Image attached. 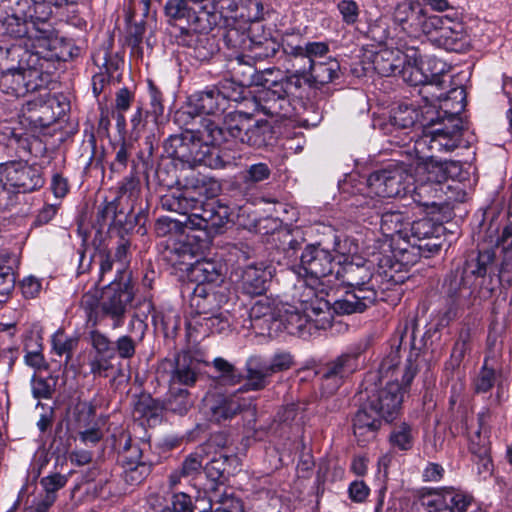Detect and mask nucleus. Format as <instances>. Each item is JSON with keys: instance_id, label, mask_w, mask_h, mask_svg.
<instances>
[{"instance_id": "nucleus-1", "label": "nucleus", "mask_w": 512, "mask_h": 512, "mask_svg": "<svg viewBox=\"0 0 512 512\" xmlns=\"http://www.w3.org/2000/svg\"><path fill=\"white\" fill-rule=\"evenodd\" d=\"M494 260L495 252L492 249L472 253L462 269H456L446 277L443 288L455 305L470 307L492 296L495 285L491 277H486V273Z\"/></svg>"}, {"instance_id": "nucleus-2", "label": "nucleus", "mask_w": 512, "mask_h": 512, "mask_svg": "<svg viewBox=\"0 0 512 512\" xmlns=\"http://www.w3.org/2000/svg\"><path fill=\"white\" fill-rule=\"evenodd\" d=\"M466 105V92L463 87L449 91L448 99L444 101V115L436 112L437 116H429L430 111H423L422 116L428 130L416 141L417 149L424 147L431 152L430 158L437 153L452 152L461 141L462 119L460 114Z\"/></svg>"}, {"instance_id": "nucleus-3", "label": "nucleus", "mask_w": 512, "mask_h": 512, "mask_svg": "<svg viewBox=\"0 0 512 512\" xmlns=\"http://www.w3.org/2000/svg\"><path fill=\"white\" fill-rule=\"evenodd\" d=\"M279 317L288 333L300 337L327 329L332 323L330 303L319 298L311 287H305L295 304L285 305Z\"/></svg>"}, {"instance_id": "nucleus-4", "label": "nucleus", "mask_w": 512, "mask_h": 512, "mask_svg": "<svg viewBox=\"0 0 512 512\" xmlns=\"http://www.w3.org/2000/svg\"><path fill=\"white\" fill-rule=\"evenodd\" d=\"M205 133L207 141L214 146L233 139L254 148H261L272 137L271 126L267 121L254 120L248 114L238 111L226 115L222 125L208 121Z\"/></svg>"}, {"instance_id": "nucleus-5", "label": "nucleus", "mask_w": 512, "mask_h": 512, "mask_svg": "<svg viewBox=\"0 0 512 512\" xmlns=\"http://www.w3.org/2000/svg\"><path fill=\"white\" fill-rule=\"evenodd\" d=\"M104 288L95 322L100 325L108 318L112 321V329H117L124 324L127 306L134 299L130 272L117 269L115 278L104 284Z\"/></svg>"}, {"instance_id": "nucleus-6", "label": "nucleus", "mask_w": 512, "mask_h": 512, "mask_svg": "<svg viewBox=\"0 0 512 512\" xmlns=\"http://www.w3.org/2000/svg\"><path fill=\"white\" fill-rule=\"evenodd\" d=\"M366 349L367 344L363 342L352 345L318 370L323 393L334 394L352 374L363 366V354Z\"/></svg>"}, {"instance_id": "nucleus-7", "label": "nucleus", "mask_w": 512, "mask_h": 512, "mask_svg": "<svg viewBox=\"0 0 512 512\" xmlns=\"http://www.w3.org/2000/svg\"><path fill=\"white\" fill-rule=\"evenodd\" d=\"M92 354L88 360L90 373L96 378L110 379L111 386H116L126 378L122 363L116 362L115 342L98 329L89 332Z\"/></svg>"}, {"instance_id": "nucleus-8", "label": "nucleus", "mask_w": 512, "mask_h": 512, "mask_svg": "<svg viewBox=\"0 0 512 512\" xmlns=\"http://www.w3.org/2000/svg\"><path fill=\"white\" fill-rule=\"evenodd\" d=\"M56 45L57 39L53 38L50 29L31 27V33H28L21 45L23 63L35 67L49 77L55 69V62L60 59Z\"/></svg>"}, {"instance_id": "nucleus-9", "label": "nucleus", "mask_w": 512, "mask_h": 512, "mask_svg": "<svg viewBox=\"0 0 512 512\" xmlns=\"http://www.w3.org/2000/svg\"><path fill=\"white\" fill-rule=\"evenodd\" d=\"M368 187L380 197H403L414 184L412 166L404 162H391L372 172L367 179Z\"/></svg>"}, {"instance_id": "nucleus-10", "label": "nucleus", "mask_w": 512, "mask_h": 512, "mask_svg": "<svg viewBox=\"0 0 512 512\" xmlns=\"http://www.w3.org/2000/svg\"><path fill=\"white\" fill-rule=\"evenodd\" d=\"M421 177L412 192L413 201L424 208L427 214H434L444 207V187L446 166L442 163H427L421 168Z\"/></svg>"}, {"instance_id": "nucleus-11", "label": "nucleus", "mask_w": 512, "mask_h": 512, "mask_svg": "<svg viewBox=\"0 0 512 512\" xmlns=\"http://www.w3.org/2000/svg\"><path fill=\"white\" fill-rule=\"evenodd\" d=\"M410 53H404L398 48L381 47L375 52L365 53L364 58L373 66L375 72L389 77L401 75L407 83L421 82L423 76L418 70H411L412 58Z\"/></svg>"}, {"instance_id": "nucleus-12", "label": "nucleus", "mask_w": 512, "mask_h": 512, "mask_svg": "<svg viewBox=\"0 0 512 512\" xmlns=\"http://www.w3.org/2000/svg\"><path fill=\"white\" fill-rule=\"evenodd\" d=\"M366 381L365 400L370 409H375L386 422H392L398 416L403 401V389L397 378L383 385Z\"/></svg>"}, {"instance_id": "nucleus-13", "label": "nucleus", "mask_w": 512, "mask_h": 512, "mask_svg": "<svg viewBox=\"0 0 512 512\" xmlns=\"http://www.w3.org/2000/svg\"><path fill=\"white\" fill-rule=\"evenodd\" d=\"M231 208L217 200L200 201L191 216L183 224L189 229L204 230L209 234H218L231 221Z\"/></svg>"}, {"instance_id": "nucleus-14", "label": "nucleus", "mask_w": 512, "mask_h": 512, "mask_svg": "<svg viewBox=\"0 0 512 512\" xmlns=\"http://www.w3.org/2000/svg\"><path fill=\"white\" fill-rule=\"evenodd\" d=\"M159 377L168 382L169 387H191L200 373V363L190 352H178L173 358L163 359L157 368Z\"/></svg>"}, {"instance_id": "nucleus-15", "label": "nucleus", "mask_w": 512, "mask_h": 512, "mask_svg": "<svg viewBox=\"0 0 512 512\" xmlns=\"http://www.w3.org/2000/svg\"><path fill=\"white\" fill-rule=\"evenodd\" d=\"M49 77L36 69L23 63L22 58L18 61V67H13L0 76V89L2 92L21 97L29 92L42 88Z\"/></svg>"}, {"instance_id": "nucleus-16", "label": "nucleus", "mask_w": 512, "mask_h": 512, "mask_svg": "<svg viewBox=\"0 0 512 512\" xmlns=\"http://www.w3.org/2000/svg\"><path fill=\"white\" fill-rule=\"evenodd\" d=\"M202 139L206 142L205 146L201 140H195L192 136L173 135L165 141L164 148L169 156L189 167L207 165L208 144H212L207 141L205 129L202 132Z\"/></svg>"}, {"instance_id": "nucleus-17", "label": "nucleus", "mask_w": 512, "mask_h": 512, "mask_svg": "<svg viewBox=\"0 0 512 512\" xmlns=\"http://www.w3.org/2000/svg\"><path fill=\"white\" fill-rule=\"evenodd\" d=\"M0 168L9 191L27 193L42 187L44 184L41 171L36 166L25 162H8L0 164Z\"/></svg>"}, {"instance_id": "nucleus-18", "label": "nucleus", "mask_w": 512, "mask_h": 512, "mask_svg": "<svg viewBox=\"0 0 512 512\" xmlns=\"http://www.w3.org/2000/svg\"><path fill=\"white\" fill-rule=\"evenodd\" d=\"M336 263L332 253L318 245H308L300 257V265L295 269L299 277L320 279L332 274Z\"/></svg>"}, {"instance_id": "nucleus-19", "label": "nucleus", "mask_w": 512, "mask_h": 512, "mask_svg": "<svg viewBox=\"0 0 512 512\" xmlns=\"http://www.w3.org/2000/svg\"><path fill=\"white\" fill-rule=\"evenodd\" d=\"M489 420L490 411L488 409L479 412L477 415V427H473L469 432V450L476 460L479 473H490L492 471Z\"/></svg>"}, {"instance_id": "nucleus-20", "label": "nucleus", "mask_w": 512, "mask_h": 512, "mask_svg": "<svg viewBox=\"0 0 512 512\" xmlns=\"http://www.w3.org/2000/svg\"><path fill=\"white\" fill-rule=\"evenodd\" d=\"M165 13L170 20L186 19L187 27L180 26L182 32L208 31L211 29L210 14L207 5L199 10L188 6L186 0H168L165 4Z\"/></svg>"}, {"instance_id": "nucleus-21", "label": "nucleus", "mask_w": 512, "mask_h": 512, "mask_svg": "<svg viewBox=\"0 0 512 512\" xmlns=\"http://www.w3.org/2000/svg\"><path fill=\"white\" fill-rule=\"evenodd\" d=\"M213 11L210 12L211 27L218 24V18H223L226 22L230 19L255 20L260 17L262 4L253 0H213Z\"/></svg>"}, {"instance_id": "nucleus-22", "label": "nucleus", "mask_w": 512, "mask_h": 512, "mask_svg": "<svg viewBox=\"0 0 512 512\" xmlns=\"http://www.w3.org/2000/svg\"><path fill=\"white\" fill-rule=\"evenodd\" d=\"M37 98L27 101L22 108V114L27 121L35 128H45L55 122L61 112L56 113L54 106L59 101L46 89Z\"/></svg>"}, {"instance_id": "nucleus-23", "label": "nucleus", "mask_w": 512, "mask_h": 512, "mask_svg": "<svg viewBox=\"0 0 512 512\" xmlns=\"http://www.w3.org/2000/svg\"><path fill=\"white\" fill-rule=\"evenodd\" d=\"M224 41L228 47L233 49L244 48L250 51L247 55L249 59L263 60L276 54L279 44L272 38L264 37L256 40L252 37H246L237 29H229L224 34Z\"/></svg>"}, {"instance_id": "nucleus-24", "label": "nucleus", "mask_w": 512, "mask_h": 512, "mask_svg": "<svg viewBox=\"0 0 512 512\" xmlns=\"http://www.w3.org/2000/svg\"><path fill=\"white\" fill-rule=\"evenodd\" d=\"M232 305L225 291H212L205 285H197L191 298V307L196 314L194 317L209 316Z\"/></svg>"}, {"instance_id": "nucleus-25", "label": "nucleus", "mask_w": 512, "mask_h": 512, "mask_svg": "<svg viewBox=\"0 0 512 512\" xmlns=\"http://www.w3.org/2000/svg\"><path fill=\"white\" fill-rule=\"evenodd\" d=\"M400 347L392 349L387 356L383 358L378 369V381L383 385L387 381H395L398 374L402 375V386H408L417 372V366L413 363V353L407 359V364L403 372L400 371L398 365L400 362ZM399 381V379H397Z\"/></svg>"}, {"instance_id": "nucleus-26", "label": "nucleus", "mask_w": 512, "mask_h": 512, "mask_svg": "<svg viewBox=\"0 0 512 512\" xmlns=\"http://www.w3.org/2000/svg\"><path fill=\"white\" fill-rule=\"evenodd\" d=\"M378 299V292L374 287L348 290L345 295L334 302L331 311L338 314L362 313L373 305Z\"/></svg>"}, {"instance_id": "nucleus-27", "label": "nucleus", "mask_w": 512, "mask_h": 512, "mask_svg": "<svg viewBox=\"0 0 512 512\" xmlns=\"http://www.w3.org/2000/svg\"><path fill=\"white\" fill-rule=\"evenodd\" d=\"M412 58L411 70H418L423 76L421 82L409 83L411 86H417L427 80L452 82V76L449 74L450 66L443 60L435 56H426L424 59L418 55L416 50H410Z\"/></svg>"}, {"instance_id": "nucleus-28", "label": "nucleus", "mask_w": 512, "mask_h": 512, "mask_svg": "<svg viewBox=\"0 0 512 512\" xmlns=\"http://www.w3.org/2000/svg\"><path fill=\"white\" fill-rule=\"evenodd\" d=\"M451 84L452 82H445L444 80H427L417 85L420 86L418 93L427 108L425 111H430L429 116L436 117V112H440V115H444V101L448 99L449 91L454 89ZM457 87L458 86H455V88Z\"/></svg>"}, {"instance_id": "nucleus-29", "label": "nucleus", "mask_w": 512, "mask_h": 512, "mask_svg": "<svg viewBox=\"0 0 512 512\" xmlns=\"http://www.w3.org/2000/svg\"><path fill=\"white\" fill-rule=\"evenodd\" d=\"M238 288L249 296H258L266 291L271 276L263 264H249L236 272Z\"/></svg>"}, {"instance_id": "nucleus-30", "label": "nucleus", "mask_w": 512, "mask_h": 512, "mask_svg": "<svg viewBox=\"0 0 512 512\" xmlns=\"http://www.w3.org/2000/svg\"><path fill=\"white\" fill-rule=\"evenodd\" d=\"M338 278H340L347 287L351 290L358 288L374 287L376 290L377 279L372 272V266L369 262H349L346 263L341 270L337 271Z\"/></svg>"}, {"instance_id": "nucleus-31", "label": "nucleus", "mask_w": 512, "mask_h": 512, "mask_svg": "<svg viewBox=\"0 0 512 512\" xmlns=\"http://www.w3.org/2000/svg\"><path fill=\"white\" fill-rule=\"evenodd\" d=\"M232 314L230 307L209 316L191 317L187 322L189 334L206 336L209 333H224L230 329Z\"/></svg>"}, {"instance_id": "nucleus-32", "label": "nucleus", "mask_w": 512, "mask_h": 512, "mask_svg": "<svg viewBox=\"0 0 512 512\" xmlns=\"http://www.w3.org/2000/svg\"><path fill=\"white\" fill-rule=\"evenodd\" d=\"M232 314L230 307L209 316L191 317L187 322L189 334L206 336L209 333H224L230 329Z\"/></svg>"}, {"instance_id": "nucleus-33", "label": "nucleus", "mask_w": 512, "mask_h": 512, "mask_svg": "<svg viewBox=\"0 0 512 512\" xmlns=\"http://www.w3.org/2000/svg\"><path fill=\"white\" fill-rule=\"evenodd\" d=\"M282 92L281 86H278L275 81L263 91L259 98V108L265 115L280 118L292 115L291 101Z\"/></svg>"}, {"instance_id": "nucleus-34", "label": "nucleus", "mask_w": 512, "mask_h": 512, "mask_svg": "<svg viewBox=\"0 0 512 512\" xmlns=\"http://www.w3.org/2000/svg\"><path fill=\"white\" fill-rule=\"evenodd\" d=\"M208 188L206 182L203 180L202 185L195 187V193L199 195H207ZM194 192L186 190L185 192H175L166 194L161 197L160 203L164 210L177 212L179 214L191 216L196 204L199 200L194 197Z\"/></svg>"}, {"instance_id": "nucleus-35", "label": "nucleus", "mask_w": 512, "mask_h": 512, "mask_svg": "<svg viewBox=\"0 0 512 512\" xmlns=\"http://www.w3.org/2000/svg\"><path fill=\"white\" fill-rule=\"evenodd\" d=\"M423 11L424 8L418 1L401 0L393 9V21L406 34L417 37V29Z\"/></svg>"}, {"instance_id": "nucleus-36", "label": "nucleus", "mask_w": 512, "mask_h": 512, "mask_svg": "<svg viewBox=\"0 0 512 512\" xmlns=\"http://www.w3.org/2000/svg\"><path fill=\"white\" fill-rule=\"evenodd\" d=\"M272 374L267 359L261 355H252L245 363V384L243 391H260L270 384Z\"/></svg>"}, {"instance_id": "nucleus-37", "label": "nucleus", "mask_w": 512, "mask_h": 512, "mask_svg": "<svg viewBox=\"0 0 512 512\" xmlns=\"http://www.w3.org/2000/svg\"><path fill=\"white\" fill-rule=\"evenodd\" d=\"M382 419L383 417L375 409L368 407L366 400L362 403L353 418V432L360 444L375 437Z\"/></svg>"}, {"instance_id": "nucleus-38", "label": "nucleus", "mask_w": 512, "mask_h": 512, "mask_svg": "<svg viewBox=\"0 0 512 512\" xmlns=\"http://www.w3.org/2000/svg\"><path fill=\"white\" fill-rule=\"evenodd\" d=\"M307 71L308 78L313 85H325L333 82L339 77L340 64L332 57L325 60L313 62L310 65H303Z\"/></svg>"}, {"instance_id": "nucleus-39", "label": "nucleus", "mask_w": 512, "mask_h": 512, "mask_svg": "<svg viewBox=\"0 0 512 512\" xmlns=\"http://www.w3.org/2000/svg\"><path fill=\"white\" fill-rule=\"evenodd\" d=\"M294 72L281 80L275 81L278 86H281L285 96L290 99L301 98L302 91L305 84L313 86L311 80L308 78L307 71L303 65L292 64Z\"/></svg>"}, {"instance_id": "nucleus-40", "label": "nucleus", "mask_w": 512, "mask_h": 512, "mask_svg": "<svg viewBox=\"0 0 512 512\" xmlns=\"http://www.w3.org/2000/svg\"><path fill=\"white\" fill-rule=\"evenodd\" d=\"M206 32L190 31L187 33L190 37L188 41V46L191 49L190 55L201 62L208 61L218 51L215 39Z\"/></svg>"}, {"instance_id": "nucleus-41", "label": "nucleus", "mask_w": 512, "mask_h": 512, "mask_svg": "<svg viewBox=\"0 0 512 512\" xmlns=\"http://www.w3.org/2000/svg\"><path fill=\"white\" fill-rule=\"evenodd\" d=\"M194 106L198 113L217 115L223 113L227 106L215 86L206 88L194 96Z\"/></svg>"}, {"instance_id": "nucleus-42", "label": "nucleus", "mask_w": 512, "mask_h": 512, "mask_svg": "<svg viewBox=\"0 0 512 512\" xmlns=\"http://www.w3.org/2000/svg\"><path fill=\"white\" fill-rule=\"evenodd\" d=\"M409 225L410 218L401 211H387L381 216L380 229L386 236L399 235L406 238Z\"/></svg>"}, {"instance_id": "nucleus-43", "label": "nucleus", "mask_w": 512, "mask_h": 512, "mask_svg": "<svg viewBox=\"0 0 512 512\" xmlns=\"http://www.w3.org/2000/svg\"><path fill=\"white\" fill-rule=\"evenodd\" d=\"M28 33H31V25L28 21L8 11L6 16L0 18V35L24 40Z\"/></svg>"}, {"instance_id": "nucleus-44", "label": "nucleus", "mask_w": 512, "mask_h": 512, "mask_svg": "<svg viewBox=\"0 0 512 512\" xmlns=\"http://www.w3.org/2000/svg\"><path fill=\"white\" fill-rule=\"evenodd\" d=\"M191 275L198 283L197 285H205L217 283L221 280V269L213 261L201 260L197 261L191 268Z\"/></svg>"}, {"instance_id": "nucleus-45", "label": "nucleus", "mask_w": 512, "mask_h": 512, "mask_svg": "<svg viewBox=\"0 0 512 512\" xmlns=\"http://www.w3.org/2000/svg\"><path fill=\"white\" fill-rule=\"evenodd\" d=\"M193 401L186 388L172 386L169 387L165 407L168 411L178 415H185L192 407Z\"/></svg>"}, {"instance_id": "nucleus-46", "label": "nucleus", "mask_w": 512, "mask_h": 512, "mask_svg": "<svg viewBox=\"0 0 512 512\" xmlns=\"http://www.w3.org/2000/svg\"><path fill=\"white\" fill-rule=\"evenodd\" d=\"M437 493L442 496L443 501L450 507L451 512H466L472 502V496L453 487L440 488L437 490Z\"/></svg>"}, {"instance_id": "nucleus-47", "label": "nucleus", "mask_w": 512, "mask_h": 512, "mask_svg": "<svg viewBox=\"0 0 512 512\" xmlns=\"http://www.w3.org/2000/svg\"><path fill=\"white\" fill-rule=\"evenodd\" d=\"M245 403H241L237 396H231L221 399L217 405L211 408L212 417L217 422L231 419L237 413L242 411Z\"/></svg>"}, {"instance_id": "nucleus-48", "label": "nucleus", "mask_w": 512, "mask_h": 512, "mask_svg": "<svg viewBox=\"0 0 512 512\" xmlns=\"http://www.w3.org/2000/svg\"><path fill=\"white\" fill-rule=\"evenodd\" d=\"M210 511L203 512H244L243 503L230 494L214 492L209 496Z\"/></svg>"}, {"instance_id": "nucleus-49", "label": "nucleus", "mask_w": 512, "mask_h": 512, "mask_svg": "<svg viewBox=\"0 0 512 512\" xmlns=\"http://www.w3.org/2000/svg\"><path fill=\"white\" fill-rule=\"evenodd\" d=\"M440 230V225H436L431 219L423 218L410 222L408 226V236L405 239L408 241H411V239L417 241L430 239L439 233Z\"/></svg>"}, {"instance_id": "nucleus-50", "label": "nucleus", "mask_w": 512, "mask_h": 512, "mask_svg": "<svg viewBox=\"0 0 512 512\" xmlns=\"http://www.w3.org/2000/svg\"><path fill=\"white\" fill-rule=\"evenodd\" d=\"M123 467V479L132 486L142 483L151 473V464L146 462H126Z\"/></svg>"}, {"instance_id": "nucleus-51", "label": "nucleus", "mask_w": 512, "mask_h": 512, "mask_svg": "<svg viewBox=\"0 0 512 512\" xmlns=\"http://www.w3.org/2000/svg\"><path fill=\"white\" fill-rule=\"evenodd\" d=\"M389 441L393 447L399 450H410L414 443L412 427L406 422L396 425L390 433Z\"/></svg>"}, {"instance_id": "nucleus-52", "label": "nucleus", "mask_w": 512, "mask_h": 512, "mask_svg": "<svg viewBox=\"0 0 512 512\" xmlns=\"http://www.w3.org/2000/svg\"><path fill=\"white\" fill-rule=\"evenodd\" d=\"M136 8L126 11L127 37L126 41L133 49L138 48L142 43L145 33V25L143 20L133 22L135 20Z\"/></svg>"}, {"instance_id": "nucleus-53", "label": "nucleus", "mask_w": 512, "mask_h": 512, "mask_svg": "<svg viewBox=\"0 0 512 512\" xmlns=\"http://www.w3.org/2000/svg\"><path fill=\"white\" fill-rule=\"evenodd\" d=\"M244 86V84H238L233 80L225 79L220 81L215 87L227 106L230 101L241 102L245 99L246 89Z\"/></svg>"}, {"instance_id": "nucleus-54", "label": "nucleus", "mask_w": 512, "mask_h": 512, "mask_svg": "<svg viewBox=\"0 0 512 512\" xmlns=\"http://www.w3.org/2000/svg\"><path fill=\"white\" fill-rule=\"evenodd\" d=\"M418 112L408 105H400L393 110L390 116L391 125L399 129H408L418 120Z\"/></svg>"}, {"instance_id": "nucleus-55", "label": "nucleus", "mask_w": 512, "mask_h": 512, "mask_svg": "<svg viewBox=\"0 0 512 512\" xmlns=\"http://www.w3.org/2000/svg\"><path fill=\"white\" fill-rule=\"evenodd\" d=\"M452 20L447 16L428 15L424 9L417 29V37L420 35H431L436 32L440 34L442 25L451 24Z\"/></svg>"}, {"instance_id": "nucleus-56", "label": "nucleus", "mask_w": 512, "mask_h": 512, "mask_svg": "<svg viewBox=\"0 0 512 512\" xmlns=\"http://www.w3.org/2000/svg\"><path fill=\"white\" fill-rule=\"evenodd\" d=\"M267 364L272 376L277 373L285 372L295 365L294 356L288 351H278L274 353Z\"/></svg>"}, {"instance_id": "nucleus-57", "label": "nucleus", "mask_w": 512, "mask_h": 512, "mask_svg": "<svg viewBox=\"0 0 512 512\" xmlns=\"http://www.w3.org/2000/svg\"><path fill=\"white\" fill-rule=\"evenodd\" d=\"M462 25L460 23L444 24L441 27L438 40L446 49H455V45L462 39Z\"/></svg>"}, {"instance_id": "nucleus-58", "label": "nucleus", "mask_w": 512, "mask_h": 512, "mask_svg": "<svg viewBox=\"0 0 512 512\" xmlns=\"http://www.w3.org/2000/svg\"><path fill=\"white\" fill-rule=\"evenodd\" d=\"M22 56L21 45H0V71L6 72L14 67V63H18Z\"/></svg>"}, {"instance_id": "nucleus-59", "label": "nucleus", "mask_w": 512, "mask_h": 512, "mask_svg": "<svg viewBox=\"0 0 512 512\" xmlns=\"http://www.w3.org/2000/svg\"><path fill=\"white\" fill-rule=\"evenodd\" d=\"M100 302L101 300H99L97 290H90L86 292L80 301V306L85 311L88 323H90L93 327L98 326V322H95L94 316L99 314Z\"/></svg>"}, {"instance_id": "nucleus-60", "label": "nucleus", "mask_w": 512, "mask_h": 512, "mask_svg": "<svg viewBox=\"0 0 512 512\" xmlns=\"http://www.w3.org/2000/svg\"><path fill=\"white\" fill-rule=\"evenodd\" d=\"M78 340L68 337L63 331L58 330L52 337L53 350L59 356L67 355L70 358L72 351L76 348Z\"/></svg>"}, {"instance_id": "nucleus-61", "label": "nucleus", "mask_w": 512, "mask_h": 512, "mask_svg": "<svg viewBox=\"0 0 512 512\" xmlns=\"http://www.w3.org/2000/svg\"><path fill=\"white\" fill-rule=\"evenodd\" d=\"M444 187V206L450 205L452 202H463L466 197L465 191L462 189L461 184L453 179H449L446 174V180L442 182Z\"/></svg>"}, {"instance_id": "nucleus-62", "label": "nucleus", "mask_w": 512, "mask_h": 512, "mask_svg": "<svg viewBox=\"0 0 512 512\" xmlns=\"http://www.w3.org/2000/svg\"><path fill=\"white\" fill-rule=\"evenodd\" d=\"M68 481L66 475L60 473H52L43 477L40 480V485L43 488L44 495H51L53 499H57V492L62 489Z\"/></svg>"}, {"instance_id": "nucleus-63", "label": "nucleus", "mask_w": 512, "mask_h": 512, "mask_svg": "<svg viewBox=\"0 0 512 512\" xmlns=\"http://www.w3.org/2000/svg\"><path fill=\"white\" fill-rule=\"evenodd\" d=\"M271 175V168L266 163L250 165L243 175L245 184H256L267 180Z\"/></svg>"}, {"instance_id": "nucleus-64", "label": "nucleus", "mask_w": 512, "mask_h": 512, "mask_svg": "<svg viewBox=\"0 0 512 512\" xmlns=\"http://www.w3.org/2000/svg\"><path fill=\"white\" fill-rule=\"evenodd\" d=\"M496 381V373L493 368L487 366L485 361L482 369L474 381V388L477 393H486L489 391Z\"/></svg>"}]
</instances>
